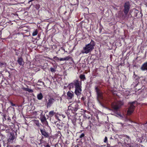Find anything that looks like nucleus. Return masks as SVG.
<instances>
[{
  "label": "nucleus",
  "instance_id": "9",
  "mask_svg": "<svg viewBox=\"0 0 147 147\" xmlns=\"http://www.w3.org/2000/svg\"><path fill=\"white\" fill-rule=\"evenodd\" d=\"M43 111H42L40 115V119L42 123L43 124L47 125L48 123L47 119L45 116V114H43Z\"/></svg>",
  "mask_w": 147,
  "mask_h": 147
},
{
  "label": "nucleus",
  "instance_id": "58",
  "mask_svg": "<svg viewBox=\"0 0 147 147\" xmlns=\"http://www.w3.org/2000/svg\"><path fill=\"white\" fill-rule=\"evenodd\" d=\"M115 147V146H112V147Z\"/></svg>",
  "mask_w": 147,
  "mask_h": 147
},
{
  "label": "nucleus",
  "instance_id": "17",
  "mask_svg": "<svg viewBox=\"0 0 147 147\" xmlns=\"http://www.w3.org/2000/svg\"><path fill=\"white\" fill-rule=\"evenodd\" d=\"M140 69L142 71H146L147 72V61L142 65Z\"/></svg>",
  "mask_w": 147,
  "mask_h": 147
},
{
  "label": "nucleus",
  "instance_id": "23",
  "mask_svg": "<svg viewBox=\"0 0 147 147\" xmlns=\"http://www.w3.org/2000/svg\"><path fill=\"white\" fill-rule=\"evenodd\" d=\"M22 89L24 90L28 91L30 93H32L33 92V90L32 89H29L28 88L24 87L22 88Z\"/></svg>",
  "mask_w": 147,
  "mask_h": 147
},
{
  "label": "nucleus",
  "instance_id": "8",
  "mask_svg": "<svg viewBox=\"0 0 147 147\" xmlns=\"http://www.w3.org/2000/svg\"><path fill=\"white\" fill-rule=\"evenodd\" d=\"M45 100V105H46L47 108L50 107L55 101V99L53 98H50L49 99L48 101L46 99Z\"/></svg>",
  "mask_w": 147,
  "mask_h": 147
},
{
  "label": "nucleus",
  "instance_id": "34",
  "mask_svg": "<svg viewBox=\"0 0 147 147\" xmlns=\"http://www.w3.org/2000/svg\"><path fill=\"white\" fill-rule=\"evenodd\" d=\"M40 7V5L39 4H36L35 5V7L36 9L37 10H38L39 9Z\"/></svg>",
  "mask_w": 147,
  "mask_h": 147
},
{
  "label": "nucleus",
  "instance_id": "29",
  "mask_svg": "<svg viewBox=\"0 0 147 147\" xmlns=\"http://www.w3.org/2000/svg\"><path fill=\"white\" fill-rule=\"evenodd\" d=\"M34 124L38 127H39L40 124L39 123V121L38 120H34Z\"/></svg>",
  "mask_w": 147,
  "mask_h": 147
},
{
  "label": "nucleus",
  "instance_id": "21",
  "mask_svg": "<svg viewBox=\"0 0 147 147\" xmlns=\"http://www.w3.org/2000/svg\"><path fill=\"white\" fill-rule=\"evenodd\" d=\"M56 113L54 111V110L51 111H50L49 113V117L50 118H52L53 116V115H54Z\"/></svg>",
  "mask_w": 147,
  "mask_h": 147
},
{
  "label": "nucleus",
  "instance_id": "12",
  "mask_svg": "<svg viewBox=\"0 0 147 147\" xmlns=\"http://www.w3.org/2000/svg\"><path fill=\"white\" fill-rule=\"evenodd\" d=\"M15 136L14 133L13 132L11 133L9 138L7 140V143L8 144H12L13 142V141L15 139Z\"/></svg>",
  "mask_w": 147,
  "mask_h": 147
},
{
  "label": "nucleus",
  "instance_id": "16",
  "mask_svg": "<svg viewBox=\"0 0 147 147\" xmlns=\"http://www.w3.org/2000/svg\"><path fill=\"white\" fill-rule=\"evenodd\" d=\"M69 109V107L68 106V109L65 112L68 117L71 116L72 114L74 113L71 109Z\"/></svg>",
  "mask_w": 147,
  "mask_h": 147
},
{
  "label": "nucleus",
  "instance_id": "4",
  "mask_svg": "<svg viewBox=\"0 0 147 147\" xmlns=\"http://www.w3.org/2000/svg\"><path fill=\"white\" fill-rule=\"evenodd\" d=\"M121 142L119 143L121 144L122 146L126 145H129L130 143L131 140L130 137L126 135L123 136L121 139Z\"/></svg>",
  "mask_w": 147,
  "mask_h": 147
},
{
  "label": "nucleus",
  "instance_id": "59",
  "mask_svg": "<svg viewBox=\"0 0 147 147\" xmlns=\"http://www.w3.org/2000/svg\"><path fill=\"white\" fill-rule=\"evenodd\" d=\"M137 80V82H138V80Z\"/></svg>",
  "mask_w": 147,
  "mask_h": 147
},
{
  "label": "nucleus",
  "instance_id": "14",
  "mask_svg": "<svg viewBox=\"0 0 147 147\" xmlns=\"http://www.w3.org/2000/svg\"><path fill=\"white\" fill-rule=\"evenodd\" d=\"M40 131L42 135L45 138H48L49 137V135L48 132H47L45 129H40Z\"/></svg>",
  "mask_w": 147,
  "mask_h": 147
},
{
  "label": "nucleus",
  "instance_id": "1",
  "mask_svg": "<svg viewBox=\"0 0 147 147\" xmlns=\"http://www.w3.org/2000/svg\"><path fill=\"white\" fill-rule=\"evenodd\" d=\"M131 5L129 1L125 2L123 5L124 9L123 12L122 11H120L118 12V17L122 18H131L132 16L131 14H128Z\"/></svg>",
  "mask_w": 147,
  "mask_h": 147
},
{
  "label": "nucleus",
  "instance_id": "15",
  "mask_svg": "<svg viewBox=\"0 0 147 147\" xmlns=\"http://www.w3.org/2000/svg\"><path fill=\"white\" fill-rule=\"evenodd\" d=\"M74 93L72 91H69L67 93V98L68 99H71L74 97Z\"/></svg>",
  "mask_w": 147,
  "mask_h": 147
},
{
  "label": "nucleus",
  "instance_id": "7",
  "mask_svg": "<svg viewBox=\"0 0 147 147\" xmlns=\"http://www.w3.org/2000/svg\"><path fill=\"white\" fill-rule=\"evenodd\" d=\"M93 49L91 46H89V44H88L85 47L83 48V50L82 51V53H83L87 54L92 51Z\"/></svg>",
  "mask_w": 147,
  "mask_h": 147
},
{
  "label": "nucleus",
  "instance_id": "47",
  "mask_svg": "<svg viewBox=\"0 0 147 147\" xmlns=\"http://www.w3.org/2000/svg\"><path fill=\"white\" fill-rule=\"evenodd\" d=\"M4 118H5L6 117V115L5 114H3L2 113V114L1 115Z\"/></svg>",
  "mask_w": 147,
  "mask_h": 147
},
{
  "label": "nucleus",
  "instance_id": "54",
  "mask_svg": "<svg viewBox=\"0 0 147 147\" xmlns=\"http://www.w3.org/2000/svg\"><path fill=\"white\" fill-rule=\"evenodd\" d=\"M77 147H81V145H78L77 146Z\"/></svg>",
  "mask_w": 147,
  "mask_h": 147
},
{
  "label": "nucleus",
  "instance_id": "31",
  "mask_svg": "<svg viewBox=\"0 0 147 147\" xmlns=\"http://www.w3.org/2000/svg\"><path fill=\"white\" fill-rule=\"evenodd\" d=\"M85 136V134L84 133H81L80 135L79 136V138L80 139H82V138H84V137Z\"/></svg>",
  "mask_w": 147,
  "mask_h": 147
},
{
  "label": "nucleus",
  "instance_id": "51",
  "mask_svg": "<svg viewBox=\"0 0 147 147\" xmlns=\"http://www.w3.org/2000/svg\"><path fill=\"white\" fill-rule=\"evenodd\" d=\"M79 124L81 126V127H82V123H79Z\"/></svg>",
  "mask_w": 147,
  "mask_h": 147
},
{
  "label": "nucleus",
  "instance_id": "33",
  "mask_svg": "<svg viewBox=\"0 0 147 147\" xmlns=\"http://www.w3.org/2000/svg\"><path fill=\"white\" fill-rule=\"evenodd\" d=\"M64 58L65 61H68L70 59H71V57L69 56H67L66 57H64Z\"/></svg>",
  "mask_w": 147,
  "mask_h": 147
},
{
  "label": "nucleus",
  "instance_id": "35",
  "mask_svg": "<svg viewBox=\"0 0 147 147\" xmlns=\"http://www.w3.org/2000/svg\"><path fill=\"white\" fill-rule=\"evenodd\" d=\"M60 51H63V53H64L65 52V49L62 47H61V49L59 50L58 52H60Z\"/></svg>",
  "mask_w": 147,
  "mask_h": 147
},
{
  "label": "nucleus",
  "instance_id": "27",
  "mask_svg": "<svg viewBox=\"0 0 147 147\" xmlns=\"http://www.w3.org/2000/svg\"><path fill=\"white\" fill-rule=\"evenodd\" d=\"M45 83L41 80V79L39 80L37 83V85H44Z\"/></svg>",
  "mask_w": 147,
  "mask_h": 147
},
{
  "label": "nucleus",
  "instance_id": "22",
  "mask_svg": "<svg viewBox=\"0 0 147 147\" xmlns=\"http://www.w3.org/2000/svg\"><path fill=\"white\" fill-rule=\"evenodd\" d=\"M50 121L51 123H53L55 124V125L58 122V121L57 120L55 119V118L54 117H53L52 118H50Z\"/></svg>",
  "mask_w": 147,
  "mask_h": 147
},
{
  "label": "nucleus",
  "instance_id": "49",
  "mask_svg": "<svg viewBox=\"0 0 147 147\" xmlns=\"http://www.w3.org/2000/svg\"><path fill=\"white\" fill-rule=\"evenodd\" d=\"M45 147H51L49 144H47L45 146Z\"/></svg>",
  "mask_w": 147,
  "mask_h": 147
},
{
  "label": "nucleus",
  "instance_id": "30",
  "mask_svg": "<svg viewBox=\"0 0 147 147\" xmlns=\"http://www.w3.org/2000/svg\"><path fill=\"white\" fill-rule=\"evenodd\" d=\"M38 33V31L36 29L34 31L32 34V36H34L36 35Z\"/></svg>",
  "mask_w": 147,
  "mask_h": 147
},
{
  "label": "nucleus",
  "instance_id": "48",
  "mask_svg": "<svg viewBox=\"0 0 147 147\" xmlns=\"http://www.w3.org/2000/svg\"><path fill=\"white\" fill-rule=\"evenodd\" d=\"M119 65L121 66H123L124 65V63H120Z\"/></svg>",
  "mask_w": 147,
  "mask_h": 147
},
{
  "label": "nucleus",
  "instance_id": "37",
  "mask_svg": "<svg viewBox=\"0 0 147 147\" xmlns=\"http://www.w3.org/2000/svg\"><path fill=\"white\" fill-rule=\"evenodd\" d=\"M3 65H4V63L3 62H1L0 61V68H1L3 67Z\"/></svg>",
  "mask_w": 147,
  "mask_h": 147
},
{
  "label": "nucleus",
  "instance_id": "13",
  "mask_svg": "<svg viewBox=\"0 0 147 147\" xmlns=\"http://www.w3.org/2000/svg\"><path fill=\"white\" fill-rule=\"evenodd\" d=\"M7 33V31L5 30H4V28H0V38L2 39H4V38H2L1 37H5L6 36V34Z\"/></svg>",
  "mask_w": 147,
  "mask_h": 147
},
{
  "label": "nucleus",
  "instance_id": "40",
  "mask_svg": "<svg viewBox=\"0 0 147 147\" xmlns=\"http://www.w3.org/2000/svg\"><path fill=\"white\" fill-rule=\"evenodd\" d=\"M53 117L55 118V119H57V121H58L59 119L58 117L57 116V115H56V113L54 115V117Z\"/></svg>",
  "mask_w": 147,
  "mask_h": 147
},
{
  "label": "nucleus",
  "instance_id": "28",
  "mask_svg": "<svg viewBox=\"0 0 147 147\" xmlns=\"http://www.w3.org/2000/svg\"><path fill=\"white\" fill-rule=\"evenodd\" d=\"M19 28H22V30H22V31H24L26 32H27L28 31V30L27 29V27H25V26H24L22 27L20 26L19 27Z\"/></svg>",
  "mask_w": 147,
  "mask_h": 147
},
{
  "label": "nucleus",
  "instance_id": "42",
  "mask_svg": "<svg viewBox=\"0 0 147 147\" xmlns=\"http://www.w3.org/2000/svg\"><path fill=\"white\" fill-rule=\"evenodd\" d=\"M9 124H10V125H9L10 126H12L11 127H14V123H9Z\"/></svg>",
  "mask_w": 147,
  "mask_h": 147
},
{
  "label": "nucleus",
  "instance_id": "60",
  "mask_svg": "<svg viewBox=\"0 0 147 147\" xmlns=\"http://www.w3.org/2000/svg\"><path fill=\"white\" fill-rule=\"evenodd\" d=\"M147 124V121L146 122V123H145V124Z\"/></svg>",
  "mask_w": 147,
  "mask_h": 147
},
{
  "label": "nucleus",
  "instance_id": "53",
  "mask_svg": "<svg viewBox=\"0 0 147 147\" xmlns=\"http://www.w3.org/2000/svg\"><path fill=\"white\" fill-rule=\"evenodd\" d=\"M134 76V78H135V77H136V75L135 74V72H134V76Z\"/></svg>",
  "mask_w": 147,
  "mask_h": 147
},
{
  "label": "nucleus",
  "instance_id": "19",
  "mask_svg": "<svg viewBox=\"0 0 147 147\" xmlns=\"http://www.w3.org/2000/svg\"><path fill=\"white\" fill-rule=\"evenodd\" d=\"M17 62L20 65H23L24 63L23 59L21 57H18Z\"/></svg>",
  "mask_w": 147,
  "mask_h": 147
},
{
  "label": "nucleus",
  "instance_id": "24",
  "mask_svg": "<svg viewBox=\"0 0 147 147\" xmlns=\"http://www.w3.org/2000/svg\"><path fill=\"white\" fill-rule=\"evenodd\" d=\"M88 44H89V46H91L92 49H94V47L95 45V42L92 40H91L90 43Z\"/></svg>",
  "mask_w": 147,
  "mask_h": 147
},
{
  "label": "nucleus",
  "instance_id": "10",
  "mask_svg": "<svg viewBox=\"0 0 147 147\" xmlns=\"http://www.w3.org/2000/svg\"><path fill=\"white\" fill-rule=\"evenodd\" d=\"M78 79L74 80L73 82L69 84L68 86V87L69 90L72 89H73L75 86L76 87V84H79L80 83Z\"/></svg>",
  "mask_w": 147,
  "mask_h": 147
},
{
  "label": "nucleus",
  "instance_id": "20",
  "mask_svg": "<svg viewBox=\"0 0 147 147\" xmlns=\"http://www.w3.org/2000/svg\"><path fill=\"white\" fill-rule=\"evenodd\" d=\"M56 125L59 129L61 130L64 127V124L58 122V123L56 124Z\"/></svg>",
  "mask_w": 147,
  "mask_h": 147
},
{
  "label": "nucleus",
  "instance_id": "11",
  "mask_svg": "<svg viewBox=\"0 0 147 147\" xmlns=\"http://www.w3.org/2000/svg\"><path fill=\"white\" fill-rule=\"evenodd\" d=\"M95 90L96 93L98 98L100 99H102L103 98L102 92L98 87H96L95 88Z\"/></svg>",
  "mask_w": 147,
  "mask_h": 147
},
{
  "label": "nucleus",
  "instance_id": "56",
  "mask_svg": "<svg viewBox=\"0 0 147 147\" xmlns=\"http://www.w3.org/2000/svg\"><path fill=\"white\" fill-rule=\"evenodd\" d=\"M34 0H30L29 1V3L30 2H32V1H34Z\"/></svg>",
  "mask_w": 147,
  "mask_h": 147
},
{
  "label": "nucleus",
  "instance_id": "25",
  "mask_svg": "<svg viewBox=\"0 0 147 147\" xmlns=\"http://www.w3.org/2000/svg\"><path fill=\"white\" fill-rule=\"evenodd\" d=\"M43 97V96L42 94L41 93H40L39 94H38L37 95V98L39 100H42Z\"/></svg>",
  "mask_w": 147,
  "mask_h": 147
},
{
  "label": "nucleus",
  "instance_id": "62",
  "mask_svg": "<svg viewBox=\"0 0 147 147\" xmlns=\"http://www.w3.org/2000/svg\"><path fill=\"white\" fill-rule=\"evenodd\" d=\"M20 19V20L21 21V19Z\"/></svg>",
  "mask_w": 147,
  "mask_h": 147
},
{
  "label": "nucleus",
  "instance_id": "6",
  "mask_svg": "<svg viewBox=\"0 0 147 147\" xmlns=\"http://www.w3.org/2000/svg\"><path fill=\"white\" fill-rule=\"evenodd\" d=\"M69 109H71L74 113H75L80 108L79 105L76 102H74L69 106Z\"/></svg>",
  "mask_w": 147,
  "mask_h": 147
},
{
  "label": "nucleus",
  "instance_id": "44",
  "mask_svg": "<svg viewBox=\"0 0 147 147\" xmlns=\"http://www.w3.org/2000/svg\"><path fill=\"white\" fill-rule=\"evenodd\" d=\"M59 60H60V61H65V58H61L59 59Z\"/></svg>",
  "mask_w": 147,
  "mask_h": 147
},
{
  "label": "nucleus",
  "instance_id": "5",
  "mask_svg": "<svg viewBox=\"0 0 147 147\" xmlns=\"http://www.w3.org/2000/svg\"><path fill=\"white\" fill-rule=\"evenodd\" d=\"M136 102V101H134L129 102V106L128 107L127 111V113L128 115H131L134 112L135 108V106L134 105Z\"/></svg>",
  "mask_w": 147,
  "mask_h": 147
},
{
  "label": "nucleus",
  "instance_id": "3",
  "mask_svg": "<svg viewBox=\"0 0 147 147\" xmlns=\"http://www.w3.org/2000/svg\"><path fill=\"white\" fill-rule=\"evenodd\" d=\"M76 84L74 93L77 97H78L81 95L82 91L81 81L79 84Z\"/></svg>",
  "mask_w": 147,
  "mask_h": 147
},
{
  "label": "nucleus",
  "instance_id": "43",
  "mask_svg": "<svg viewBox=\"0 0 147 147\" xmlns=\"http://www.w3.org/2000/svg\"><path fill=\"white\" fill-rule=\"evenodd\" d=\"M86 99V98L85 97H82L81 98V100L83 101H84Z\"/></svg>",
  "mask_w": 147,
  "mask_h": 147
},
{
  "label": "nucleus",
  "instance_id": "32",
  "mask_svg": "<svg viewBox=\"0 0 147 147\" xmlns=\"http://www.w3.org/2000/svg\"><path fill=\"white\" fill-rule=\"evenodd\" d=\"M16 22V23L18 24V25H19V24H20L19 23V22H17V21H16L15 20H12V21H11V20H10L9 21V22H8V23H9L10 24H13V23H12V22Z\"/></svg>",
  "mask_w": 147,
  "mask_h": 147
},
{
  "label": "nucleus",
  "instance_id": "57",
  "mask_svg": "<svg viewBox=\"0 0 147 147\" xmlns=\"http://www.w3.org/2000/svg\"><path fill=\"white\" fill-rule=\"evenodd\" d=\"M43 138V136H42V139Z\"/></svg>",
  "mask_w": 147,
  "mask_h": 147
},
{
  "label": "nucleus",
  "instance_id": "41",
  "mask_svg": "<svg viewBox=\"0 0 147 147\" xmlns=\"http://www.w3.org/2000/svg\"><path fill=\"white\" fill-rule=\"evenodd\" d=\"M129 147H138V146L136 144H134L130 146Z\"/></svg>",
  "mask_w": 147,
  "mask_h": 147
},
{
  "label": "nucleus",
  "instance_id": "18",
  "mask_svg": "<svg viewBox=\"0 0 147 147\" xmlns=\"http://www.w3.org/2000/svg\"><path fill=\"white\" fill-rule=\"evenodd\" d=\"M90 113L86 111H85L83 115L84 117L86 119H89L90 117Z\"/></svg>",
  "mask_w": 147,
  "mask_h": 147
},
{
  "label": "nucleus",
  "instance_id": "61",
  "mask_svg": "<svg viewBox=\"0 0 147 147\" xmlns=\"http://www.w3.org/2000/svg\"><path fill=\"white\" fill-rule=\"evenodd\" d=\"M17 20V21H19V20Z\"/></svg>",
  "mask_w": 147,
  "mask_h": 147
},
{
  "label": "nucleus",
  "instance_id": "45",
  "mask_svg": "<svg viewBox=\"0 0 147 147\" xmlns=\"http://www.w3.org/2000/svg\"><path fill=\"white\" fill-rule=\"evenodd\" d=\"M80 121V120H79L78 119L77 120H76V122L75 123H74V125H76V123H76V122H77L78 123V121Z\"/></svg>",
  "mask_w": 147,
  "mask_h": 147
},
{
  "label": "nucleus",
  "instance_id": "38",
  "mask_svg": "<svg viewBox=\"0 0 147 147\" xmlns=\"http://www.w3.org/2000/svg\"><path fill=\"white\" fill-rule=\"evenodd\" d=\"M50 70L52 72H55V70L54 68L51 67L50 68Z\"/></svg>",
  "mask_w": 147,
  "mask_h": 147
},
{
  "label": "nucleus",
  "instance_id": "50",
  "mask_svg": "<svg viewBox=\"0 0 147 147\" xmlns=\"http://www.w3.org/2000/svg\"><path fill=\"white\" fill-rule=\"evenodd\" d=\"M19 54V53L18 52H16V55H18Z\"/></svg>",
  "mask_w": 147,
  "mask_h": 147
},
{
  "label": "nucleus",
  "instance_id": "63",
  "mask_svg": "<svg viewBox=\"0 0 147 147\" xmlns=\"http://www.w3.org/2000/svg\"><path fill=\"white\" fill-rule=\"evenodd\" d=\"M9 77H10V75H9Z\"/></svg>",
  "mask_w": 147,
  "mask_h": 147
},
{
  "label": "nucleus",
  "instance_id": "46",
  "mask_svg": "<svg viewBox=\"0 0 147 147\" xmlns=\"http://www.w3.org/2000/svg\"><path fill=\"white\" fill-rule=\"evenodd\" d=\"M10 103H11V105L13 106H15V104H14L13 103V102H10Z\"/></svg>",
  "mask_w": 147,
  "mask_h": 147
},
{
  "label": "nucleus",
  "instance_id": "39",
  "mask_svg": "<svg viewBox=\"0 0 147 147\" xmlns=\"http://www.w3.org/2000/svg\"><path fill=\"white\" fill-rule=\"evenodd\" d=\"M104 142L105 143H107L108 142V139H107V137L106 136L105 137V139L104 141Z\"/></svg>",
  "mask_w": 147,
  "mask_h": 147
},
{
  "label": "nucleus",
  "instance_id": "55",
  "mask_svg": "<svg viewBox=\"0 0 147 147\" xmlns=\"http://www.w3.org/2000/svg\"><path fill=\"white\" fill-rule=\"evenodd\" d=\"M62 116L63 118H64L65 117V116L64 115H62Z\"/></svg>",
  "mask_w": 147,
  "mask_h": 147
},
{
  "label": "nucleus",
  "instance_id": "26",
  "mask_svg": "<svg viewBox=\"0 0 147 147\" xmlns=\"http://www.w3.org/2000/svg\"><path fill=\"white\" fill-rule=\"evenodd\" d=\"M79 78L81 80L83 81L86 80V78L84 74H80L79 76Z\"/></svg>",
  "mask_w": 147,
  "mask_h": 147
},
{
  "label": "nucleus",
  "instance_id": "36",
  "mask_svg": "<svg viewBox=\"0 0 147 147\" xmlns=\"http://www.w3.org/2000/svg\"><path fill=\"white\" fill-rule=\"evenodd\" d=\"M53 58V59H55L57 61H58L59 60V58L58 57H57L56 56L54 57Z\"/></svg>",
  "mask_w": 147,
  "mask_h": 147
},
{
  "label": "nucleus",
  "instance_id": "2",
  "mask_svg": "<svg viewBox=\"0 0 147 147\" xmlns=\"http://www.w3.org/2000/svg\"><path fill=\"white\" fill-rule=\"evenodd\" d=\"M123 105V103L122 101H118L112 102L111 106L114 110L117 111Z\"/></svg>",
  "mask_w": 147,
  "mask_h": 147
},
{
  "label": "nucleus",
  "instance_id": "52",
  "mask_svg": "<svg viewBox=\"0 0 147 147\" xmlns=\"http://www.w3.org/2000/svg\"><path fill=\"white\" fill-rule=\"evenodd\" d=\"M101 30H102V29L101 28H100L99 29V32L100 33L101 31Z\"/></svg>",
  "mask_w": 147,
  "mask_h": 147
}]
</instances>
